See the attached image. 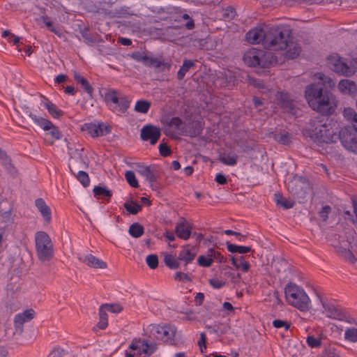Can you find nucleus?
<instances>
[{
	"mask_svg": "<svg viewBox=\"0 0 357 357\" xmlns=\"http://www.w3.org/2000/svg\"><path fill=\"white\" fill-rule=\"evenodd\" d=\"M236 12L232 7H227L222 11V17L226 20H230L234 18Z\"/></svg>",
	"mask_w": 357,
	"mask_h": 357,
	"instance_id": "5fc2aeb1",
	"label": "nucleus"
},
{
	"mask_svg": "<svg viewBox=\"0 0 357 357\" xmlns=\"http://www.w3.org/2000/svg\"><path fill=\"white\" fill-rule=\"evenodd\" d=\"M141 137L144 141H149L151 145L156 144L160 137V130L153 125L144 126L141 129Z\"/></svg>",
	"mask_w": 357,
	"mask_h": 357,
	"instance_id": "2eb2a0df",
	"label": "nucleus"
},
{
	"mask_svg": "<svg viewBox=\"0 0 357 357\" xmlns=\"http://www.w3.org/2000/svg\"><path fill=\"white\" fill-rule=\"evenodd\" d=\"M225 275L230 278L231 282L233 284H238L240 282L241 280V274L240 273H235L232 271H228L225 273Z\"/></svg>",
	"mask_w": 357,
	"mask_h": 357,
	"instance_id": "6e6d98bb",
	"label": "nucleus"
},
{
	"mask_svg": "<svg viewBox=\"0 0 357 357\" xmlns=\"http://www.w3.org/2000/svg\"><path fill=\"white\" fill-rule=\"evenodd\" d=\"M202 130L203 127L202 123L200 122L196 121L185 126L183 132L188 136L195 137L199 135L202 133Z\"/></svg>",
	"mask_w": 357,
	"mask_h": 357,
	"instance_id": "393cba45",
	"label": "nucleus"
},
{
	"mask_svg": "<svg viewBox=\"0 0 357 357\" xmlns=\"http://www.w3.org/2000/svg\"><path fill=\"white\" fill-rule=\"evenodd\" d=\"M151 107V103L146 100H139L136 102L135 106V110L137 112L146 114L148 112Z\"/></svg>",
	"mask_w": 357,
	"mask_h": 357,
	"instance_id": "79ce46f5",
	"label": "nucleus"
},
{
	"mask_svg": "<svg viewBox=\"0 0 357 357\" xmlns=\"http://www.w3.org/2000/svg\"><path fill=\"white\" fill-rule=\"evenodd\" d=\"M82 130L86 131L92 137L104 135L109 132L107 126L92 123H86L83 126Z\"/></svg>",
	"mask_w": 357,
	"mask_h": 357,
	"instance_id": "aec40b11",
	"label": "nucleus"
},
{
	"mask_svg": "<svg viewBox=\"0 0 357 357\" xmlns=\"http://www.w3.org/2000/svg\"><path fill=\"white\" fill-rule=\"evenodd\" d=\"M331 211V208L329 206H323L321 210L319 211V216L325 221L328 218V215Z\"/></svg>",
	"mask_w": 357,
	"mask_h": 357,
	"instance_id": "e2e57ef3",
	"label": "nucleus"
},
{
	"mask_svg": "<svg viewBox=\"0 0 357 357\" xmlns=\"http://www.w3.org/2000/svg\"><path fill=\"white\" fill-rule=\"evenodd\" d=\"M338 89L343 94L353 96L357 93L356 83L349 79H342L338 84Z\"/></svg>",
	"mask_w": 357,
	"mask_h": 357,
	"instance_id": "4be33fe9",
	"label": "nucleus"
},
{
	"mask_svg": "<svg viewBox=\"0 0 357 357\" xmlns=\"http://www.w3.org/2000/svg\"><path fill=\"white\" fill-rule=\"evenodd\" d=\"M306 342L307 344L312 348H317L321 345L320 339L311 335L307 336Z\"/></svg>",
	"mask_w": 357,
	"mask_h": 357,
	"instance_id": "4d7b16f0",
	"label": "nucleus"
},
{
	"mask_svg": "<svg viewBox=\"0 0 357 357\" xmlns=\"http://www.w3.org/2000/svg\"><path fill=\"white\" fill-rule=\"evenodd\" d=\"M344 339L350 342H357V328H347L344 331Z\"/></svg>",
	"mask_w": 357,
	"mask_h": 357,
	"instance_id": "4c0bfd02",
	"label": "nucleus"
},
{
	"mask_svg": "<svg viewBox=\"0 0 357 357\" xmlns=\"http://www.w3.org/2000/svg\"><path fill=\"white\" fill-rule=\"evenodd\" d=\"M73 77L75 80L77 82V84H80L82 87L84 89V90L89 95L92 96V93L93 92V89L92 86L90 85L89 82L86 78L81 76L77 72L75 71L73 73Z\"/></svg>",
	"mask_w": 357,
	"mask_h": 357,
	"instance_id": "c85d7f7f",
	"label": "nucleus"
},
{
	"mask_svg": "<svg viewBox=\"0 0 357 357\" xmlns=\"http://www.w3.org/2000/svg\"><path fill=\"white\" fill-rule=\"evenodd\" d=\"M344 118L349 122L353 128L357 131V113L351 107L344 108L343 110Z\"/></svg>",
	"mask_w": 357,
	"mask_h": 357,
	"instance_id": "cd10ccee",
	"label": "nucleus"
},
{
	"mask_svg": "<svg viewBox=\"0 0 357 357\" xmlns=\"http://www.w3.org/2000/svg\"><path fill=\"white\" fill-rule=\"evenodd\" d=\"M147 265L151 268L155 269L158 264V259L156 255H149L146 258Z\"/></svg>",
	"mask_w": 357,
	"mask_h": 357,
	"instance_id": "3c124183",
	"label": "nucleus"
},
{
	"mask_svg": "<svg viewBox=\"0 0 357 357\" xmlns=\"http://www.w3.org/2000/svg\"><path fill=\"white\" fill-rule=\"evenodd\" d=\"M195 66L194 61L191 60H184L182 66L177 73V77L181 80L185 77L186 73L190 70V68Z\"/></svg>",
	"mask_w": 357,
	"mask_h": 357,
	"instance_id": "72a5a7b5",
	"label": "nucleus"
},
{
	"mask_svg": "<svg viewBox=\"0 0 357 357\" xmlns=\"http://www.w3.org/2000/svg\"><path fill=\"white\" fill-rule=\"evenodd\" d=\"M36 254L40 261H50L54 256L53 243L45 231H38L35 235Z\"/></svg>",
	"mask_w": 357,
	"mask_h": 357,
	"instance_id": "423d86ee",
	"label": "nucleus"
},
{
	"mask_svg": "<svg viewBox=\"0 0 357 357\" xmlns=\"http://www.w3.org/2000/svg\"><path fill=\"white\" fill-rule=\"evenodd\" d=\"M123 206L127 211L132 215L137 214L142 209V206L133 201L126 202L124 203Z\"/></svg>",
	"mask_w": 357,
	"mask_h": 357,
	"instance_id": "a19ab883",
	"label": "nucleus"
},
{
	"mask_svg": "<svg viewBox=\"0 0 357 357\" xmlns=\"http://www.w3.org/2000/svg\"><path fill=\"white\" fill-rule=\"evenodd\" d=\"M236 269H241L243 272L248 271L250 264L245 261L243 257H239L236 265L234 266Z\"/></svg>",
	"mask_w": 357,
	"mask_h": 357,
	"instance_id": "603ef678",
	"label": "nucleus"
},
{
	"mask_svg": "<svg viewBox=\"0 0 357 357\" xmlns=\"http://www.w3.org/2000/svg\"><path fill=\"white\" fill-rule=\"evenodd\" d=\"M21 314L25 318V319L27 321H29L34 317L35 312L32 309H29V310H24Z\"/></svg>",
	"mask_w": 357,
	"mask_h": 357,
	"instance_id": "0e129e2a",
	"label": "nucleus"
},
{
	"mask_svg": "<svg viewBox=\"0 0 357 357\" xmlns=\"http://www.w3.org/2000/svg\"><path fill=\"white\" fill-rule=\"evenodd\" d=\"M102 309H103L106 312H110L112 313H119L122 311L123 307L119 303H114V304H102L100 306Z\"/></svg>",
	"mask_w": 357,
	"mask_h": 357,
	"instance_id": "c03bdc74",
	"label": "nucleus"
},
{
	"mask_svg": "<svg viewBox=\"0 0 357 357\" xmlns=\"http://www.w3.org/2000/svg\"><path fill=\"white\" fill-rule=\"evenodd\" d=\"M314 80H319L321 83L311 84L305 89V98L310 107L314 111L323 115H330L333 113L336 102L333 96L326 88H333L335 86L333 80L324 73L314 74Z\"/></svg>",
	"mask_w": 357,
	"mask_h": 357,
	"instance_id": "f257e3e1",
	"label": "nucleus"
},
{
	"mask_svg": "<svg viewBox=\"0 0 357 357\" xmlns=\"http://www.w3.org/2000/svg\"><path fill=\"white\" fill-rule=\"evenodd\" d=\"M307 187V183L305 181L299 176H295L292 180L288 183V190L294 196L303 198L305 195V190Z\"/></svg>",
	"mask_w": 357,
	"mask_h": 357,
	"instance_id": "f8f14e48",
	"label": "nucleus"
},
{
	"mask_svg": "<svg viewBox=\"0 0 357 357\" xmlns=\"http://www.w3.org/2000/svg\"><path fill=\"white\" fill-rule=\"evenodd\" d=\"M160 153L163 156H167L170 154L171 151L169 147L165 144H160L159 146Z\"/></svg>",
	"mask_w": 357,
	"mask_h": 357,
	"instance_id": "69168bd1",
	"label": "nucleus"
},
{
	"mask_svg": "<svg viewBox=\"0 0 357 357\" xmlns=\"http://www.w3.org/2000/svg\"><path fill=\"white\" fill-rule=\"evenodd\" d=\"M289 32L280 27L268 29L264 48L271 51L284 50L289 47Z\"/></svg>",
	"mask_w": 357,
	"mask_h": 357,
	"instance_id": "39448f33",
	"label": "nucleus"
},
{
	"mask_svg": "<svg viewBox=\"0 0 357 357\" xmlns=\"http://www.w3.org/2000/svg\"><path fill=\"white\" fill-rule=\"evenodd\" d=\"M285 298L289 304L301 311L310 309L311 301L305 290L298 285L289 282L284 288Z\"/></svg>",
	"mask_w": 357,
	"mask_h": 357,
	"instance_id": "20e7f679",
	"label": "nucleus"
},
{
	"mask_svg": "<svg viewBox=\"0 0 357 357\" xmlns=\"http://www.w3.org/2000/svg\"><path fill=\"white\" fill-rule=\"evenodd\" d=\"M66 356V353L65 350L60 348H57L52 351V352L50 354L49 357H65Z\"/></svg>",
	"mask_w": 357,
	"mask_h": 357,
	"instance_id": "680f3d73",
	"label": "nucleus"
},
{
	"mask_svg": "<svg viewBox=\"0 0 357 357\" xmlns=\"http://www.w3.org/2000/svg\"><path fill=\"white\" fill-rule=\"evenodd\" d=\"M108 325L107 314L100 307L99 308V321L97 324V327L101 330H104Z\"/></svg>",
	"mask_w": 357,
	"mask_h": 357,
	"instance_id": "ea45409f",
	"label": "nucleus"
},
{
	"mask_svg": "<svg viewBox=\"0 0 357 357\" xmlns=\"http://www.w3.org/2000/svg\"><path fill=\"white\" fill-rule=\"evenodd\" d=\"M93 191L96 197L102 196L109 198L112 196L110 190L105 186H95Z\"/></svg>",
	"mask_w": 357,
	"mask_h": 357,
	"instance_id": "37998d69",
	"label": "nucleus"
},
{
	"mask_svg": "<svg viewBox=\"0 0 357 357\" xmlns=\"http://www.w3.org/2000/svg\"><path fill=\"white\" fill-rule=\"evenodd\" d=\"M35 206H36L38 211L40 213L44 220L49 223L51 221V209L45 204V201L42 198H38L35 200Z\"/></svg>",
	"mask_w": 357,
	"mask_h": 357,
	"instance_id": "5701e85b",
	"label": "nucleus"
},
{
	"mask_svg": "<svg viewBox=\"0 0 357 357\" xmlns=\"http://www.w3.org/2000/svg\"><path fill=\"white\" fill-rule=\"evenodd\" d=\"M277 103L285 112L293 115L298 114V109L288 94L282 93H278L277 95Z\"/></svg>",
	"mask_w": 357,
	"mask_h": 357,
	"instance_id": "dca6fc26",
	"label": "nucleus"
},
{
	"mask_svg": "<svg viewBox=\"0 0 357 357\" xmlns=\"http://www.w3.org/2000/svg\"><path fill=\"white\" fill-rule=\"evenodd\" d=\"M326 316L329 318L337 319L340 321H344L349 324H354V319L347 316L343 312H342L340 309L335 307H328V309L326 310Z\"/></svg>",
	"mask_w": 357,
	"mask_h": 357,
	"instance_id": "6ab92c4d",
	"label": "nucleus"
},
{
	"mask_svg": "<svg viewBox=\"0 0 357 357\" xmlns=\"http://www.w3.org/2000/svg\"><path fill=\"white\" fill-rule=\"evenodd\" d=\"M181 125L182 121L179 118H172L170 120L166 121V127L164 130V132L167 135L173 137L174 135V132L172 130V128H174L175 130H181Z\"/></svg>",
	"mask_w": 357,
	"mask_h": 357,
	"instance_id": "a878e982",
	"label": "nucleus"
},
{
	"mask_svg": "<svg viewBox=\"0 0 357 357\" xmlns=\"http://www.w3.org/2000/svg\"><path fill=\"white\" fill-rule=\"evenodd\" d=\"M129 234L134 238H139L144 234V227L139 223H133L130 226Z\"/></svg>",
	"mask_w": 357,
	"mask_h": 357,
	"instance_id": "58836bf2",
	"label": "nucleus"
},
{
	"mask_svg": "<svg viewBox=\"0 0 357 357\" xmlns=\"http://www.w3.org/2000/svg\"><path fill=\"white\" fill-rule=\"evenodd\" d=\"M0 161L1 165L8 170L10 174H14V167L11 163V160L6 153L0 148Z\"/></svg>",
	"mask_w": 357,
	"mask_h": 357,
	"instance_id": "473e14b6",
	"label": "nucleus"
},
{
	"mask_svg": "<svg viewBox=\"0 0 357 357\" xmlns=\"http://www.w3.org/2000/svg\"><path fill=\"white\" fill-rule=\"evenodd\" d=\"M273 326L277 328H284L285 331H288L290 327L289 323L281 319H275L273 321Z\"/></svg>",
	"mask_w": 357,
	"mask_h": 357,
	"instance_id": "13d9d810",
	"label": "nucleus"
},
{
	"mask_svg": "<svg viewBox=\"0 0 357 357\" xmlns=\"http://www.w3.org/2000/svg\"><path fill=\"white\" fill-rule=\"evenodd\" d=\"M273 137L275 141L283 144H288L290 141V137L287 132L275 133Z\"/></svg>",
	"mask_w": 357,
	"mask_h": 357,
	"instance_id": "de8ad7c7",
	"label": "nucleus"
},
{
	"mask_svg": "<svg viewBox=\"0 0 357 357\" xmlns=\"http://www.w3.org/2000/svg\"><path fill=\"white\" fill-rule=\"evenodd\" d=\"M328 65L333 71L341 75L349 77L355 73L354 68L349 65L346 59L337 54L331 55L328 57Z\"/></svg>",
	"mask_w": 357,
	"mask_h": 357,
	"instance_id": "9b49d317",
	"label": "nucleus"
},
{
	"mask_svg": "<svg viewBox=\"0 0 357 357\" xmlns=\"http://www.w3.org/2000/svg\"><path fill=\"white\" fill-rule=\"evenodd\" d=\"M131 57L137 61L144 63L146 55L142 54L139 52H135L132 54Z\"/></svg>",
	"mask_w": 357,
	"mask_h": 357,
	"instance_id": "338daca9",
	"label": "nucleus"
},
{
	"mask_svg": "<svg viewBox=\"0 0 357 357\" xmlns=\"http://www.w3.org/2000/svg\"><path fill=\"white\" fill-rule=\"evenodd\" d=\"M215 255L218 256L216 251L213 249H209L206 255H201L198 257V264L203 267H209L212 264L213 257H215Z\"/></svg>",
	"mask_w": 357,
	"mask_h": 357,
	"instance_id": "bb28decb",
	"label": "nucleus"
},
{
	"mask_svg": "<svg viewBox=\"0 0 357 357\" xmlns=\"http://www.w3.org/2000/svg\"><path fill=\"white\" fill-rule=\"evenodd\" d=\"M79 260L93 268L105 269L107 268V264L105 261L91 254H88L83 258H79Z\"/></svg>",
	"mask_w": 357,
	"mask_h": 357,
	"instance_id": "412c9836",
	"label": "nucleus"
},
{
	"mask_svg": "<svg viewBox=\"0 0 357 357\" xmlns=\"http://www.w3.org/2000/svg\"><path fill=\"white\" fill-rule=\"evenodd\" d=\"M330 241L337 255L351 263L356 261L354 252H356L357 245L355 243L353 231H346L342 234H334Z\"/></svg>",
	"mask_w": 357,
	"mask_h": 357,
	"instance_id": "7ed1b4c3",
	"label": "nucleus"
},
{
	"mask_svg": "<svg viewBox=\"0 0 357 357\" xmlns=\"http://www.w3.org/2000/svg\"><path fill=\"white\" fill-rule=\"evenodd\" d=\"M289 49L287 52V56L290 59H294L299 55L301 48L299 45L296 44L291 43V45H289Z\"/></svg>",
	"mask_w": 357,
	"mask_h": 357,
	"instance_id": "49530a36",
	"label": "nucleus"
},
{
	"mask_svg": "<svg viewBox=\"0 0 357 357\" xmlns=\"http://www.w3.org/2000/svg\"><path fill=\"white\" fill-rule=\"evenodd\" d=\"M192 226L187 222L184 218H180L179 222L175 227V232L178 237L183 240H188L191 235Z\"/></svg>",
	"mask_w": 357,
	"mask_h": 357,
	"instance_id": "a211bd4d",
	"label": "nucleus"
},
{
	"mask_svg": "<svg viewBox=\"0 0 357 357\" xmlns=\"http://www.w3.org/2000/svg\"><path fill=\"white\" fill-rule=\"evenodd\" d=\"M227 248L230 252H238L245 254L251 251V248L248 246L236 245L235 244L227 243Z\"/></svg>",
	"mask_w": 357,
	"mask_h": 357,
	"instance_id": "f704fd0d",
	"label": "nucleus"
},
{
	"mask_svg": "<svg viewBox=\"0 0 357 357\" xmlns=\"http://www.w3.org/2000/svg\"><path fill=\"white\" fill-rule=\"evenodd\" d=\"M29 116L36 125L47 132L45 134L47 137L49 135L51 137V139L45 137L44 140L47 144L52 145L54 144V140L61 139V135L59 129L50 121L47 119L38 116L32 113H29Z\"/></svg>",
	"mask_w": 357,
	"mask_h": 357,
	"instance_id": "9d476101",
	"label": "nucleus"
},
{
	"mask_svg": "<svg viewBox=\"0 0 357 357\" xmlns=\"http://www.w3.org/2000/svg\"><path fill=\"white\" fill-rule=\"evenodd\" d=\"M2 37L7 38L10 42H13L14 45L19 43L20 40V37L16 36L8 30H5L2 33Z\"/></svg>",
	"mask_w": 357,
	"mask_h": 357,
	"instance_id": "864d4df0",
	"label": "nucleus"
},
{
	"mask_svg": "<svg viewBox=\"0 0 357 357\" xmlns=\"http://www.w3.org/2000/svg\"><path fill=\"white\" fill-rule=\"evenodd\" d=\"M274 197L276 204L283 207L285 209L291 208L294 205V201L282 197L280 193H275Z\"/></svg>",
	"mask_w": 357,
	"mask_h": 357,
	"instance_id": "c756f323",
	"label": "nucleus"
},
{
	"mask_svg": "<svg viewBox=\"0 0 357 357\" xmlns=\"http://www.w3.org/2000/svg\"><path fill=\"white\" fill-rule=\"evenodd\" d=\"M215 180L218 183L221 185L227 183V178L225 176L222 174H217Z\"/></svg>",
	"mask_w": 357,
	"mask_h": 357,
	"instance_id": "774afa93",
	"label": "nucleus"
},
{
	"mask_svg": "<svg viewBox=\"0 0 357 357\" xmlns=\"http://www.w3.org/2000/svg\"><path fill=\"white\" fill-rule=\"evenodd\" d=\"M129 348L132 350L137 351L138 354L140 356L144 354L142 357H149L157 349L155 344H149L145 340L132 342Z\"/></svg>",
	"mask_w": 357,
	"mask_h": 357,
	"instance_id": "4468645a",
	"label": "nucleus"
},
{
	"mask_svg": "<svg viewBox=\"0 0 357 357\" xmlns=\"http://www.w3.org/2000/svg\"><path fill=\"white\" fill-rule=\"evenodd\" d=\"M209 284L215 289H220L226 284V282L218 278H211L209 280Z\"/></svg>",
	"mask_w": 357,
	"mask_h": 357,
	"instance_id": "bf43d9fd",
	"label": "nucleus"
},
{
	"mask_svg": "<svg viewBox=\"0 0 357 357\" xmlns=\"http://www.w3.org/2000/svg\"><path fill=\"white\" fill-rule=\"evenodd\" d=\"M268 27H255L246 33V40L248 42L252 44L262 43L263 46L265 45L266 38V33Z\"/></svg>",
	"mask_w": 357,
	"mask_h": 357,
	"instance_id": "ddd939ff",
	"label": "nucleus"
},
{
	"mask_svg": "<svg viewBox=\"0 0 357 357\" xmlns=\"http://www.w3.org/2000/svg\"><path fill=\"white\" fill-rule=\"evenodd\" d=\"M243 60L249 66L266 68L272 64L273 58L271 53H267L263 50L252 48L245 53Z\"/></svg>",
	"mask_w": 357,
	"mask_h": 357,
	"instance_id": "0eeeda50",
	"label": "nucleus"
},
{
	"mask_svg": "<svg viewBox=\"0 0 357 357\" xmlns=\"http://www.w3.org/2000/svg\"><path fill=\"white\" fill-rule=\"evenodd\" d=\"M27 322L25 318L22 315V314H17L15 315L14 319V323L16 331L19 333H22L23 331V324Z\"/></svg>",
	"mask_w": 357,
	"mask_h": 357,
	"instance_id": "a18cd8bd",
	"label": "nucleus"
},
{
	"mask_svg": "<svg viewBox=\"0 0 357 357\" xmlns=\"http://www.w3.org/2000/svg\"><path fill=\"white\" fill-rule=\"evenodd\" d=\"M125 177L128 183L133 188L138 187V182L136 179L135 175L132 171H127L125 174Z\"/></svg>",
	"mask_w": 357,
	"mask_h": 357,
	"instance_id": "8fccbe9b",
	"label": "nucleus"
},
{
	"mask_svg": "<svg viewBox=\"0 0 357 357\" xmlns=\"http://www.w3.org/2000/svg\"><path fill=\"white\" fill-rule=\"evenodd\" d=\"M171 63L161 60L157 57L155 58L153 66L159 72H164L166 70H169L171 68Z\"/></svg>",
	"mask_w": 357,
	"mask_h": 357,
	"instance_id": "e433bc0d",
	"label": "nucleus"
},
{
	"mask_svg": "<svg viewBox=\"0 0 357 357\" xmlns=\"http://www.w3.org/2000/svg\"><path fill=\"white\" fill-rule=\"evenodd\" d=\"M196 252L194 251V249L190 248L189 245H186L183 247L182 250L180 251L178 254V259L179 261H184V265L186 266L188 264L194 260Z\"/></svg>",
	"mask_w": 357,
	"mask_h": 357,
	"instance_id": "b1692460",
	"label": "nucleus"
},
{
	"mask_svg": "<svg viewBox=\"0 0 357 357\" xmlns=\"http://www.w3.org/2000/svg\"><path fill=\"white\" fill-rule=\"evenodd\" d=\"M145 331L151 337L164 342H172L174 341L176 328L171 324H150L147 326Z\"/></svg>",
	"mask_w": 357,
	"mask_h": 357,
	"instance_id": "6e6552de",
	"label": "nucleus"
},
{
	"mask_svg": "<svg viewBox=\"0 0 357 357\" xmlns=\"http://www.w3.org/2000/svg\"><path fill=\"white\" fill-rule=\"evenodd\" d=\"M77 180L83 185L84 187L89 185L90 179L87 173L84 171H79L77 176Z\"/></svg>",
	"mask_w": 357,
	"mask_h": 357,
	"instance_id": "09e8293b",
	"label": "nucleus"
},
{
	"mask_svg": "<svg viewBox=\"0 0 357 357\" xmlns=\"http://www.w3.org/2000/svg\"><path fill=\"white\" fill-rule=\"evenodd\" d=\"M174 279L178 281L190 282L191 281L190 277L188 273L183 272H176L174 275Z\"/></svg>",
	"mask_w": 357,
	"mask_h": 357,
	"instance_id": "052dcab7",
	"label": "nucleus"
},
{
	"mask_svg": "<svg viewBox=\"0 0 357 357\" xmlns=\"http://www.w3.org/2000/svg\"><path fill=\"white\" fill-rule=\"evenodd\" d=\"M137 172L153 185L160 176L158 169L155 166H144L142 165H137Z\"/></svg>",
	"mask_w": 357,
	"mask_h": 357,
	"instance_id": "f3484780",
	"label": "nucleus"
},
{
	"mask_svg": "<svg viewBox=\"0 0 357 357\" xmlns=\"http://www.w3.org/2000/svg\"><path fill=\"white\" fill-rule=\"evenodd\" d=\"M312 137L319 142L333 143L340 139L342 146L349 151L357 153V131L351 128H342L337 136L327 126L319 124L313 130Z\"/></svg>",
	"mask_w": 357,
	"mask_h": 357,
	"instance_id": "f03ea898",
	"label": "nucleus"
},
{
	"mask_svg": "<svg viewBox=\"0 0 357 357\" xmlns=\"http://www.w3.org/2000/svg\"><path fill=\"white\" fill-rule=\"evenodd\" d=\"M164 262L167 267L172 269L178 268L180 266L178 257L176 258L167 253L164 254Z\"/></svg>",
	"mask_w": 357,
	"mask_h": 357,
	"instance_id": "2f4dec72",
	"label": "nucleus"
},
{
	"mask_svg": "<svg viewBox=\"0 0 357 357\" xmlns=\"http://www.w3.org/2000/svg\"><path fill=\"white\" fill-rule=\"evenodd\" d=\"M238 156L232 153H223L220 157V160L225 165L233 166L236 164Z\"/></svg>",
	"mask_w": 357,
	"mask_h": 357,
	"instance_id": "7c9ffc66",
	"label": "nucleus"
},
{
	"mask_svg": "<svg viewBox=\"0 0 357 357\" xmlns=\"http://www.w3.org/2000/svg\"><path fill=\"white\" fill-rule=\"evenodd\" d=\"M104 97L105 102L113 111L125 112L130 106V101L119 91L108 89Z\"/></svg>",
	"mask_w": 357,
	"mask_h": 357,
	"instance_id": "1a4fd4ad",
	"label": "nucleus"
},
{
	"mask_svg": "<svg viewBox=\"0 0 357 357\" xmlns=\"http://www.w3.org/2000/svg\"><path fill=\"white\" fill-rule=\"evenodd\" d=\"M44 106L47 109L48 112L54 118H59L63 115V112L54 104L48 100L44 103Z\"/></svg>",
	"mask_w": 357,
	"mask_h": 357,
	"instance_id": "c9c22d12",
	"label": "nucleus"
}]
</instances>
